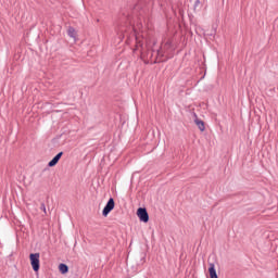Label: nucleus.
<instances>
[{"label": "nucleus", "instance_id": "f257e3e1", "mask_svg": "<svg viewBox=\"0 0 278 278\" xmlns=\"http://www.w3.org/2000/svg\"><path fill=\"white\" fill-rule=\"evenodd\" d=\"M136 40H137L136 49L137 51H140L141 58H149V51L153 49L154 42L148 39H144V37L140 34L136 35Z\"/></svg>", "mask_w": 278, "mask_h": 278}, {"label": "nucleus", "instance_id": "f03ea898", "mask_svg": "<svg viewBox=\"0 0 278 278\" xmlns=\"http://www.w3.org/2000/svg\"><path fill=\"white\" fill-rule=\"evenodd\" d=\"M30 266L35 273L40 270V253L29 254Z\"/></svg>", "mask_w": 278, "mask_h": 278}, {"label": "nucleus", "instance_id": "7ed1b4c3", "mask_svg": "<svg viewBox=\"0 0 278 278\" xmlns=\"http://www.w3.org/2000/svg\"><path fill=\"white\" fill-rule=\"evenodd\" d=\"M137 216L141 223H149V213L147 212V208L139 207L137 210Z\"/></svg>", "mask_w": 278, "mask_h": 278}, {"label": "nucleus", "instance_id": "20e7f679", "mask_svg": "<svg viewBox=\"0 0 278 278\" xmlns=\"http://www.w3.org/2000/svg\"><path fill=\"white\" fill-rule=\"evenodd\" d=\"M114 206H115L114 199L111 198L102 211L103 216H108V214H110V212L114 210Z\"/></svg>", "mask_w": 278, "mask_h": 278}, {"label": "nucleus", "instance_id": "39448f33", "mask_svg": "<svg viewBox=\"0 0 278 278\" xmlns=\"http://www.w3.org/2000/svg\"><path fill=\"white\" fill-rule=\"evenodd\" d=\"M63 153L60 152L59 154H56L49 163L48 166H50V168H53V166H55L59 162L60 159L62 157Z\"/></svg>", "mask_w": 278, "mask_h": 278}, {"label": "nucleus", "instance_id": "423d86ee", "mask_svg": "<svg viewBox=\"0 0 278 278\" xmlns=\"http://www.w3.org/2000/svg\"><path fill=\"white\" fill-rule=\"evenodd\" d=\"M208 275L210 278H218V274L216 273V266L214 265V263H210Z\"/></svg>", "mask_w": 278, "mask_h": 278}, {"label": "nucleus", "instance_id": "0eeeda50", "mask_svg": "<svg viewBox=\"0 0 278 278\" xmlns=\"http://www.w3.org/2000/svg\"><path fill=\"white\" fill-rule=\"evenodd\" d=\"M194 123L200 131H205V123L201 121L197 115H194Z\"/></svg>", "mask_w": 278, "mask_h": 278}, {"label": "nucleus", "instance_id": "6e6552de", "mask_svg": "<svg viewBox=\"0 0 278 278\" xmlns=\"http://www.w3.org/2000/svg\"><path fill=\"white\" fill-rule=\"evenodd\" d=\"M67 36H70V38H72L74 42H77V30H75V28L70 26L67 28Z\"/></svg>", "mask_w": 278, "mask_h": 278}, {"label": "nucleus", "instance_id": "1a4fd4ad", "mask_svg": "<svg viewBox=\"0 0 278 278\" xmlns=\"http://www.w3.org/2000/svg\"><path fill=\"white\" fill-rule=\"evenodd\" d=\"M59 270L62 273V275H66V273H68V266L66 264H60Z\"/></svg>", "mask_w": 278, "mask_h": 278}, {"label": "nucleus", "instance_id": "9d476101", "mask_svg": "<svg viewBox=\"0 0 278 278\" xmlns=\"http://www.w3.org/2000/svg\"><path fill=\"white\" fill-rule=\"evenodd\" d=\"M42 210H43V212H47V207L45 206V204H42Z\"/></svg>", "mask_w": 278, "mask_h": 278}]
</instances>
